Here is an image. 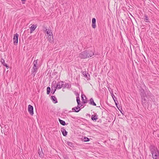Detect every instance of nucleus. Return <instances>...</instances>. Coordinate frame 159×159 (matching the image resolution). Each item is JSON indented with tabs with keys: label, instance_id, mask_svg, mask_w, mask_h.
<instances>
[{
	"label": "nucleus",
	"instance_id": "obj_1",
	"mask_svg": "<svg viewBox=\"0 0 159 159\" xmlns=\"http://www.w3.org/2000/svg\"><path fill=\"white\" fill-rule=\"evenodd\" d=\"M93 52L91 51L85 50L79 54V57L81 59H85L91 57L94 55Z\"/></svg>",
	"mask_w": 159,
	"mask_h": 159
},
{
	"label": "nucleus",
	"instance_id": "obj_2",
	"mask_svg": "<svg viewBox=\"0 0 159 159\" xmlns=\"http://www.w3.org/2000/svg\"><path fill=\"white\" fill-rule=\"evenodd\" d=\"M150 149L152 158L154 159H157L159 155V152L157 148L154 146H151Z\"/></svg>",
	"mask_w": 159,
	"mask_h": 159
},
{
	"label": "nucleus",
	"instance_id": "obj_3",
	"mask_svg": "<svg viewBox=\"0 0 159 159\" xmlns=\"http://www.w3.org/2000/svg\"><path fill=\"white\" fill-rule=\"evenodd\" d=\"M38 66H34L33 68L32 69L31 72H32V75L33 77H34L37 72L38 70Z\"/></svg>",
	"mask_w": 159,
	"mask_h": 159
},
{
	"label": "nucleus",
	"instance_id": "obj_4",
	"mask_svg": "<svg viewBox=\"0 0 159 159\" xmlns=\"http://www.w3.org/2000/svg\"><path fill=\"white\" fill-rule=\"evenodd\" d=\"M18 36L19 34L17 33H16L14 35L13 40V44L14 45H16L17 44Z\"/></svg>",
	"mask_w": 159,
	"mask_h": 159
},
{
	"label": "nucleus",
	"instance_id": "obj_5",
	"mask_svg": "<svg viewBox=\"0 0 159 159\" xmlns=\"http://www.w3.org/2000/svg\"><path fill=\"white\" fill-rule=\"evenodd\" d=\"M64 85V82L63 81H60L57 84V89H60L63 87Z\"/></svg>",
	"mask_w": 159,
	"mask_h": 159
},
{
	"label": "nucleus",
	"instance_id": "obj_6",
	"mask_svg": "<svg viewBox=\"0 0 159 159\" xmlns=\"http://www.w3.org/2000/svg\"><path fill=\"white\" fill-rule=\"evenodd\" d=\"M28 111L29 113L31 115L33 116L34 114L33 107L30 105H28Z\"/></svg>",
	"mask_w": 159,
	"mask_h": 159
},
{
	"label": "nucleus",
	"instance_id": "obj_7",
	"mask_svg": "<svg viewBox=\"0 0 159 159\" xmlns=\"http://www.w3.org/2000/svg\"><path fill=\"white\" fill-rule=\"evenodd\" d=\"M82 106H78V105L77 107H73L72 108V110L73 111L75 112H78L80 110V107Z\"/></svg>",
	"mask_w": 159,
	"mask_h": 159
},
{
	"label": "nucleus",
	"instance_id": "obj_8",
	"mask_svg": "<svg viewBox=\"0 0 159 159\" xmlns=\"http://www.w3.org/2000/svg\"><path fill=\"white\" fill-rule=\"evenodd\" d=\"M141 97H145L146 96L144 90L142 88L140 89Z\"/></svg>",
	"mask_w": 159,
	"mask_h": 159
},
{
	"label": "nucleus",
	"instance_id": "obj_9",
	"mask_svg": "<svg viewBox=\"0 0 159 159\" xmlns=\"http://www.w3.org/2000/svg\"><path fill=\"white\" fill-rule=\"evenodd\" d=\"M96 20L95 18H93L92 19V27L93 29L96 28Z\"/></svg>",
	"mask_w": 159,
	"mask_h": 159
},
{
	"label": "nucleus",
	"instance_id": "obj_10",
	"mask_svg": "<svg viewBox=\"0 0 159 159\" xmlns=\"http://www.w3.org/2000/svg\"><path fill=\"white\" fill-rule=\"evenodd\" d=\"M38 152L39 154V156L40 157L42 158L44 156V154L43 152L42 149V148H41V150L40 149L39 150Z\"/></svg>",
	"mask_w": 159,
	"mask_h": 159
},
{
	"label": "nucleus",
	"instance_id": "obj_11",
	"mask_svg": "<svg viewBox=\"0 0 159 159\" xmlns=\"http://www.w3.org/2000/svg\"><path fill=\"white\" fill-rule=\"evenodd\" d=\"M62 134L64 136H66L67 134V132L66 131L64 128H62L61 130Z\"/></svg>",
	"mask_w": 159,
	"mask_h": 159
},
{
	"label": "nucleus",
	"instance_id": "obj_12",
	"mask_svg": "<svg viewBox=\"0 0 159 159\" xmlns=\"http://www.w3.org/2000/svg\"><path fill=\"white\" fill-rule=\"evenodd\" d=\"M98 116L97 114L95 115H92L91 116V119L93 121H96L98 119Z\"/></svg>",
	"mask_w": 159,
	"mask_h": 159
},
{
	"label": "nucleus",
	"instance_id": "obj_13",
	"mask_svg": "<svg viewBox=\"0 0 159 159\" xmlns=\"http://www.w3.org/2000/svg\"><path fill=\"white\" fill-rule=\"evenodd\" d=\"M56 81H53V82L52 83V85H51V89H52V88H53V89H57V86H56Z\"/></svg>",
	"mask_w": 159,
	"mask_h": 159
},
{
	"label": "nucleus",
	"instance_id": "obj_14",
	"mask_svg": "<svg viewBox=\"0 0 159 159\" xmlns=\"http://www.w3.org/2000/svg\"><path fill=\"white\" fill-rule=\"evenodd\" d=\"M89 103L90 105H93L94 106H96V105L95 102H94L92 98L90 99Z\"/></svg>",
	"mask_w": 159,
	"mask_h": 159
},
{
	"label": "nucleus",
	"instance_id": "obj_15",
	"mask_svg": "<svg viewBox=\"0 0 159 159\" xmlns=\"http://www.w3.org/2000/svg\"><path fill=\"white\" fill-rule=\"evenodd\" d=\"M82 74L83 75H84V76L87 79H89V74L88 73L85 71L83 72Z\"/></svg>",
	"mask_w": 159,
	"mask_h": 159
},
{
	"label": "nucleus",
	"instance_id": "obj_16",
	"mask_svg": "<svg viewBox=\"0 0 159 159\" xmlns=\"http://www.w3.org/2000/svg\"><path fill=\"white\" fill-rule=\"evenodd\" d=\"M37 26L36 25H33L30 28V33L34 31L36 28Z\"/></svg>",
	"mask_w": 159,
	"mask_h": 159
},
{
	"label": "nucleus",
	"instance_id": "obj_17",
	"mask_svg": "<svg viewBox=\"0 0 159 159\" xmlns=\"http://www.w3.org/2000/svg\"><path fill=\"white\" fill-rule=\"evenodd\" d=\"M51 99L52 100L53 102L54 103H56L57 102V101L56 98L54 96H52L51 97Z\"/></svg>",
	"mask_w": 159,
	"mask_h": 159
},
{
	"label": "nucleus",
	"instance_id": "obj_18",
	"mask_svg": "<svg viewBox=\"0 0 159 159\" xmlns=\"http://www.w3.org/2000/svg\"><path fill=\"white\" fill-rule=\"evenodd\" d=\"M76 101L77 102L78 105V106H82V104L80 103V98L79 97H77L76 98Z\"/></svg>",
	"mask_w": 159,
	"mask_h": 159
},
{
	"label": "nucleus",
	"instance_id": "obj_19",
	"mask_svg": "<svg viewBox=\"0 0 159 159\" xmlns=\"http://www.w3.org/2000/svg\"><path fill=\"white\" fill-rule=\"evenodd\" d=\"M59 121L61 124L62 125H66L65 122L64 121H63L61 119H59Z\"/></svg>",
	"mask_w": 159,
	"mask_h": 159
},
{
	"label": "nucleus",
	"instance_id": "obj_20",
	"mask_svg": "<svg viewBox=\"0 0 159 159\" xmlns=\"http://www.w3.org/2000/svg\"><path fill=\"white\" fill-rule=\"evenodd\" d=\"M142 98V101L143 104H145L146 102V100L145 98V97H141Z\"/></svg>",
	"mask_w": 159,
	"mask_h": 159
},
{
	"label": "nucleus",
	"instance_id": "obj_21",
	"mask_svg": "<svg viewBox=\"0 0 159 159\" xmlns=\"http://www.w3.org/2000/svg\"><path fill=\"white\" fill-rule=\"evenodd\" d=\"M51 91V88L50 87H48L47 88V94H49Z\"/></svg>",
	"mask_w": 159,
	"mask_h": 159
},
{
	"label": "nucleus",
	"instance_id": "obj_22",
	"mask_svg": "<svg viewBox=\"0 0 159 159\" xmlns=\"http://www.w3.org/2000/svg\"><path fill=\"white\" fill-rule=\"evenodd\" d=\"M47 34H48V35H49V34H52V32L51 31V30L50 29H48V31H47V32H46Z\"/></svg>",
	"mask_w": 159,
	"mask_h": 159
},
{
	"label": "nucleus",
	"instance_id": "obj_23",
	"mask_svg": "<svg viewBox=\"0 0 159 159\" xmlns=\"http://www.w3.org/2000/svg\"><path fill=\"white\" fill-rule=\"evenodd\" d=\"M64 85V86H63V87L64 88H70V85L68 84H65Z\"/></svg>",
	"mask_w": 159,
	"mask_h": 159
},
{
	"label": "nucleus",
	"instance_id": "obj_24",
	"mask_svg": "<svg viewBox=\"0 0 159 159\" xmlns=\"http://www.w3.org/2000/svg\"><path fill=\"white\" fill-rule=\"evenodd\" d=\"M144 16L145 17V18L144 19L145 21L147 22H149V21L148 20V18L147 16V15H145Z\"/></svg>",
	"mask_w": 159,
	"mask_h": 159
},
{
	"label": "nucleus",
	"instance_id": "obj_25",
	"mask_svg": "<svg viewBox=\"0 0 159 159\" xmlns=\"http://www.w3.org/2000/svg\"><path fill=\"white\" fill-rule=\"evenodd\" d=\"M66 144L68 145L69 146L72 147L73 146V143L70 142H67Z\"/></svg>",
	"mask_w": 159,
	"mask_h": 159
},
{
	"label": "nucleus",
	"instance_id": "obj_26",
	"mask_svg": "<svg viewBox=\"0 0 159 159\" xmlns=\"http://www.w3.org/2000/svg\"><path fill=\"white\" fill-rule=\"evenodd\" d=\"M83 140L84 142H88L89 141V139L87 137H84L83 139Z\"/></svg>",
	"mask_w": 159,
	"mask_h": 159
},
{
	"label": "nucleus",
	"instance_id": "obj_27",
	"mask_svg": "<svg viewBox=\"0 0 159 159\" xmlns=\"http://www.w3.org/2000/svg\"><path fill=\"white\" fill-rule=\"evenodd\" d=\"M38 60H35L33 62L34 66H37Z\"/></svg>",
	"mask_w": 159,
	"mask_h": 159
},
{
	"label": "nucleus",
	"instance_id": "obj_28",
	"mask_svg": "<svg viewBox=\"0 0 159 159\" xmlns=\"http://www.w3.org/2000/svg\"><path fill=\"white\" fill-rule=\"evenodd\" d=\"M56 89H53V88H52V90H51V93L52 94H54L55 92V91H56Z\"/></svg>",
	"mask_w": 159,
	"mask_h": 159
},
{
	"label": "nucleus",
	"instance_id": "obj_29",
	"mask_svg": "<svg viewBox=\"0 0 159 159\" xmlns=\"http://www.w3.org/2000/svg\"><path fill=\"white\" fill-rule=\"evenodd\" d=\"M48 40L49 41L50 43H52L53 41V38L52 39V38H48Z\"/></svg>",
	"mask_w": 159,
	"mask_h": 159
},
{
	"label": "nucleus",
	"instance_id": "obj_30",
	"mask_svg": "<svg viewBox=\"0 0 159 159\" xmlns=\"http://www.w3.org/2000/svg\"><path fill=\"white\" fill-rule=\"evenodd\" d=\"M52 38V39H53V34H49V35H48V38Z\"/></svg>",
	"mask_w": 159,
	"mask_h": 159
},
{
	"label": "nucleus",
	"instance_id": "obj_31",
	"mask_svg": "<svg viewBox=\"0 0 159 159\" xmlns=\"http://www.w3.org/2000/svg\"><path fill=\"white\" fill-rule=\"evenodd\" d=\"M0 61L2 64H3L4 63H5V61L3 58L1 59Z\"/></svg>",
	"mask_w": 159,
	"mask_h": 159
},
{
	"label": "nucleus",
	"instance_id": "obj_32",
	"mask_svg": "<svg viewBox=\"0 0 159 159\" xmlns=\"http://www.w3.org/2000/svg\"><path fill=\"white\" fill-rule=\"evenodd\" d=\"M4 66H5V67H6L7 68V69H8L9 68V67L8 66V65H7V64L6 63H4L3 64H2Z\"/></svg>",
	"mask_w": 159,
	"mask_h": 159
},
{
	"label": "nucleus",
	"instance_id": "obj_33",
	"mask_svg": "<svg viewBox=\"0 0 159 159\" xmlns=\"http://www.w3.org/2000/svg\"><path fill=\"white\" fill-rule=\"evenodd\" d=\"M110 93H111V96L113 98H115V96L114 95V94H113V92L112 91H111V92H110Z\"/></svg>",
	"mask_w": 159,
	"mask_h": 159
},
{
	"label": "nucleus",
	"instance_id": "obj_34",
	"mask_svg": "<svg viewBox=\"0 0 159 159\" xmlns=\"http://www.w3.org/2000/svg\"><path fill=\"white\" fill-rule=\"evenodd\" d=\"M82 99H83V101H84V103H86V102H87V100H85L84 101V99H83V97H82Z\"/></svg>",
	"mask_w": 159,
	"mask_h": 159
},
{
	"label": "nucleus",
	"instance_id": "obj_35",
	"mask_svg": "<svg viewBox=\"0 0 159 159\" xmlns=\"http://www.w3.org/2000/svg\"><path fill=\"white\" fill-rule=\"evenodd\" d=\"M48 30L45 27H44V29L43 30L46 31V32H47V31H48Z\"/></svg>",
	"mask_w": 159,
	"mask_h": 159
},
{
	"label": "nucleus",
	"instance_id": "obj_36",
	"mask_svg": "<svg viewBox=\"0 0 159 159\" xmlns=\"http://www.w3.org/2000/svg\"><path fill=\"white\" fill-rule=\"evenodd\" d=\"M115 103L116 105L117 106V104H118V101L116 100V101H115Z\"/></svg>",
	"mask_w": 159,
	"mask_h": 159
},
{
	"label": "nucleus",
	"instance_id": "obj_37",
	"mask_svg": "<svg viewBox=\"0 0 159 159\" xmlns=\"http://www.w3.org/2000/svg\"><path fill=\"white\" fill-rule=\"evenodd\" d=\"M4 126H5V127L6 129L7 128H8V125H5Z\"/></svg>",
	"mask_w": 159,
	"mask_h": 159
},
{
	"label": "nucleus",
	"instance_id": "obj_38",
	"mask_svg": "<svg viewBox=\"0 0 159 159\" xmlns=\"http://www.w3.org/2000/svg\"><path fill=\"white\" fill-rule=\"evenodd\" d=\"M113 99L114 101V102H115V101H116V98H113Z\"/></svg>",
	"mask_w": 159,
	"mask_h": 159
},
{
	"label": "nucleus",
	"instance_id": "obj_39",
	"mask_svg": "<svg viewBox=\"0 0 159 159\" xmlns=\"http://www.w3.org/2000/svg\"><path fill=\"white\" fill-rule=\"evenodd\" d=\"M26 0H21V1H26Z\"/></svg>",
	"mask_w": 159,
	"mask_h": 159
},
{
	"label": "nucleus",
	"instance_id": "obj_40",
	"mask_svg": "<svg viewBox=\"0 0 159 159\" xmlns=\"http://www.w3.org/2000/svg\"><path fill=\"white\" fill-rule=\"evenodd\" d=\"M109 89V91H110V89Z\"/></svg>",
	"mask_w": 159,
	"mask_h": 159
},
{
	"label": "nucleus",
	"instance_id": "obj_41",
	"mask_svg": "<svg viewBox=\"0 0 159 159\" xmlns=\"http://www.w3.org/2000/svg\"><path fill=\"white\" fill-rule=\"evenodd\" d=\"M109 89V91H110V89Z\"/></svg>",
	"mask_w": 159,
	"mask_h": 159
}]
</instances>
